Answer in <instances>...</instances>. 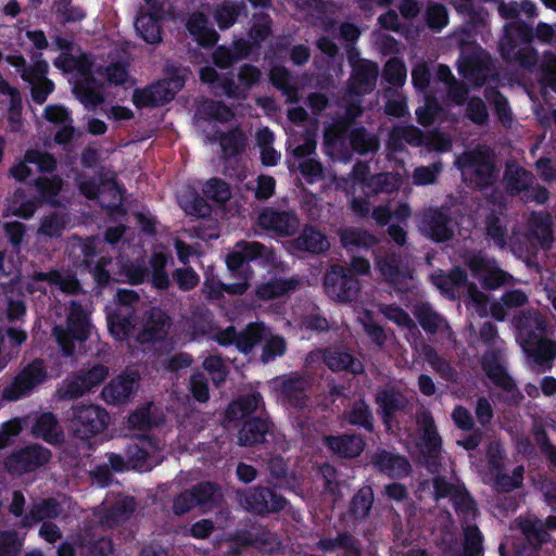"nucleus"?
Listing matches in <instances>:
<instances>
[{"mask_svg": "<svg viewBox=\"0 0 556 556\" xmlns=\"http://www.w3.org/2000/svg\"><path fill=\"white\" fill-rule=\"evenodd\" d=\"M534 38L542 43H556L555 27L540 22L533 29L521 20L506 24L498 43L501 58L507 64L533 72L539 62V52L532 46Z\"/></svg>", "mask_w": 556, "mask_h": 556, "instance_id": "f257e3e1", "label": "nucleus"}, {"mask_svg": "<svg viewBox=\"0 0 556 556\" xmlns=\"http://www.w3.org/2000/svg\"><path fill=\"white\" fill-rule=\"evenodd\" d=\"M463 180L472 189L486 190L497 180V168L490 148L478 144L471 150L464 151L455 161Z\"/></svg>", "mask_w": 556, "mask_h": 556, "instance_id": "f03ea898", "label": "nucleus"}, {"mask_svg": "<svg viewBox=\"0 0 556 556\" xmlns=\"http://www.w3.org/2000/svg\"><path fill=\"white\" fill-rule=\"evenodd\" d=\"M480 339L488 346L481 356V368L490 381L498 389L513 393L518 390L514 378L504 365L505 350L496 342L498 330L496 325L484 321L479 330Z\"/></svg>", "mask_w": 556, "mask_h": 556, "instance_id": "7ed1b4c3", "label": "nucleus"}, {"mask_svg": "<svg viewBox=\"0 0 556 556\" xmlns=\"http://www.w3.org/2000/svg\"><path fill=\"white\" fill-rule=\"evenodd\" d=\"M275 257L276 253L273 248L258 241L241 240L237 242L233 251L227 254L226 265L233 277L251 279L254 274L250 266L251 262L265 267L270 265Z\"/></svg>", "mask_w": 556, "mask_h": 556, "instance_id": "20e7f679", "label": "nucleus"}, {"mask_svg": "<svg viewBox=\"0 0 556 556\" xmlns=\"http://www.w3.org/2000/svg\"><path fill=\"white\" fill-rule=\"evenodd\" d=\"M90 328V319L83 306L75 301L72 302L66 326H54L52 330L64 356L71 357L75 354L76 341L85 342L88 340Z\"/></svg>", "mask_w": 556, "mask_h": 556, "instance_id": "39448f33", "label": "nucleus"}, {"mask_svg": "<svg viewBox=\"0 0 556 556\" xmlns=\"http://www.w3.org/2000/svg\"><path fill=\"white\" fill-rule=\"evenodd\" d=\"M110 424L105 408L97 404H81L73 407L71 430L75 438L89 440L102 433Z\"/></svg>", "mask_w": 556, "mask_h": 556, "instance_id": "423d86ee", "label": "nucleus"}, {"mask_svg": "<svg viewBox=\"0 0 556 556\" xmlns=\"http://www.w3.org/2000/svg\"><path fill=\"white\" fill-rule=\"evenodd\" d=\"M239 496L244 509L258 516L280 513L289 504L277 486L254 485L239 493Z\"/></svg>", "mask_w": 556, "mask_h": 556, "instance_id": "0eeeda50", "label": "nucleus"}, {"mask_svg": "<svg viewBox=\"0 0 556 556\" xmlns=\"http://www.w3.org/2000/svg\"><path fill=\"white\" fill-rule=\"evenodd\" d=\"M325 293L333 301L349 303L356 299L361 285L353 270L342 266L332 265L324 276Z\"/></svg>", "mask_w": 556, "mask_h": 556, "instance_id": "6e6552de", "label": "nucleus"}, {"mask_svg": "<svg viewBox=\"0 0 556 556\" xmlns=\"http://www.w3.org/2000/svg\"><path fill=\"white\" fill-rule=\"evenodd\" d=\"M456 222L447 206L427 208L420 218L421 233L435 243H444L454 238Z\"/></svg>", "mask_w": 556, "mask_h": 556, "instance_id": "1a4fd4ad", "label": "nucleus"}, {"mask_svg": "<svg viewBox=\"0 0 556 556\" xmlns=\"http://www.w3.org/2000/svg\"><path fill=\"white\" fill-rule=\"evenodd\" d=\"M52 453L49 448L34 443L13 451L4 459V468L11 475L34 472L50 462Z\"/></svg>", "mask_w": 556, "mask_h": 556, "instance_id": "9d476101", "label": "nucleus"}, {"mask_svg": "<svg viewBox=\"0 0 556 556\" xmlns=\"http://www.w3.org/2000/svg\"><path fill=\"white\" fill-rule=\"evenodd\" d=\"M345 137L349 138L351 149L359 155H366L379 149L377 135L370 134L364 126H358L348 131L345 124H339L329 127L325 131V142L327 144L344 140Z\"/></svg>", "mask_w": 556, "mask_h": 556, "instance_id": "9b49d317", "label": "nucleus"}, {"mask_svg": "<svg viewBox=\"0 0 556 556\" xmlns=\"http://www.w3.org/2000/svg\"><path fill=\"white\" fill-rule=\"evenodd\" d=\"M48 372L43 361L36 358L27 364L13 379L10 387L3 391V396L10 401H16L29 395L34 389L43 383Z\"/></svg>", "mask_w": 556, "mask_h": 556, "instance_id": "f8f14e48", "label": "nucleus"}, {"mask_svg": "<svg viewBox=\"0 0 556 556\" xmlns=\"http://www.w3.org/2000/svg\"><path fill=\"white\" fill-rule=\"evenodd\" d=\"M257 224L262 229L274 232L276 236L290 237L298 231L300 219L292 210L268 206L260 212Z\"/></svg>", "mask_w": 556, "mask_h": 556, "instance_id": "ddd939ff", "label": "nucleus"}, {"mask_svg": "<svg viewBox=\"0 0 556 556\" xmlns=\"http://www.w3.org/2000/svg\"><path fill=\"white\" fill-rule=\"evenodd\" d=\"M514 324L521 348L549 333L545 316L535 309L521 312Z\"/></svg>", "mask_w": 556, "mask_h": 556, "instance_id": "4468645a", "label": "nucleus"}, {"mask_svg": "<svg viewBox=\"0 0 556 556\" xmlns=\"http://www.w3.org/2000/svg\"><path fill=\"white\" fill-rule=\"evenodd\" d=\"M490 64L481 48L462 53L458 60V73L477 87H482L490 75Z\"/></svg>", "mask_w": 556, "mask_h": 556, "instance_id": "2eb2a0df", "label": "nucleus"}, {"mask_svg": "<svg viewBox=\"0 0 556 556\" xmlns=\"http://www.w3.org/2000/svg\"><path fill=\"white\" fill-rule=\"evenodd\" d=\"M172 325L170 316L160 307H152L137 334L140 344L162 342L166 339Z\"/></svg>", "mask_w": 556, "mask_h": 556, "instance_id": "dca6fc26", "label": "nucleus"}, {"mask_svg": "<svg viewBox=\"0 0 556 556\" xmlns=\"http://www.w3.org/2000/svg\"><path fill=\"white\" fill-rule=\"evenodd\" d=\"M323 444L333 455L343 459L358 457L366 446L364 437L358 433L328 434L323 438Z\"/></svg>", "mask_w": 556, "mask_h": 556, "instance_id": "f3484780", "label": "nucleus"}, {"mask_svg": "<svg viewBox=\"0 0 556 556\" xmlns=\"http://www.w3.org/2000/svg\"><path fill=\"white\" fill-rule=\"evenodd\" d=\"M370 463L379 472L394 480L406 478L412 472L410 463L405 456L387 450H377Z\"/></svg>", "mask_w": 556, "mask_h": 556, "instance_id": "a211bd4d", "label": "nucleus"}, {"mask_svg": "<svg viewBox=\"0 0 556 556\" xmlns=\"http://www.w3.org/2000/svg\"><path fill=\"white\" fill-rule=\"evenodd\" d=\"M289 244L292 250L309 255H320L330 249L327 236L311 224L304 225L301 232Z\"/></svg>", "mask_w": 556, "mask_h": 556, "instance_id": "6ab92c4d", "label": "nucleus"}, {"mask_svg": "<svg viewBox=\"0 0 556 556\" xmlns=\"http://www.w3.org/2000/svg\"><path fill=\"white\" fill-rule=\"evenodd\" d=\"M522 350L538 371L545 372L553 368L556 359V340L544 336L525 345Z\"/></svg>", "mask_w": 556, "mask_h": 556, "instance_id": "aec40b11", "label": "nucleus"}, {"mask_svg": "<svg viewBox=\"0 0 556 556\" xmlns=\"http://www.w3.org/2000/svg\"><path fill=\"white\" fill-rule=\"evenodd\" d=\"M321 358L324 364L333 372L348 371L354 376L364 372L363 363L343 348H326L323 351Z\"/></svg>", "mask_w": 556, "mask_h": 556, "instance_id": "412c9836", "label": "nucleus"}, {"mask_svg": "<svg viewBox=\"0 0 556 556\" xmlns=\"http://www.w3.org/2000/svg\"><path fill=\"white\" fill-rule=\"evenodd\" d=\"M258 415H265L264 400L260 392L239 396L226 409V417L231 421H242L250 417H258Z\"/></svg>", "mask_w": 556, "mask_h": 556, "instance_id": "4be33fe9", "label": "nucleus"}, {"mask_svg": "<svg viewBox=\"0 0 556 556\" xmlns=\"http://www.w3.org/2000/svg\"><path fill=\"white\" fill-rule=\"evenodd\" d=\"M273 426V421L265 415L242 420L238 431V444L241 446H254L264 443L266 434Z\"/></svg>", "mask_w": 556, "mask_h": 556, "instance_id": "5701e85b", "label": "nucleus"}, {"mask_svg": "<svg viewBox=\"0 0 556 556\" xmlns=\"http://www.w3.org/2000/svg\"><path fill=\"white\" fill-rule=\"evenodd\" d=\"M309 380L299 374L290 375L281 383L280 393L282 399L294 408H304L309 401Z\"/></svg>", "mask_w": 556, "mask_h": 556, "instance_id": "b1692460", "label": "nucleus"}, {"mask_svg": "<svg viewBox=\"0 0 556 556\" xmlns=\"http://www.w3.org/2000/svg\"><path fill=\"white\" fill-rule=\"evenodd\" d=\"M62 514V506L54 497L34 502L22 518L21 528L29 529L45 519H56Z\"/></svg>", "mask_w": 556, "mask_h": 556, "instance_id": "393cba45", "label": "nucleus"}, {"mask_svg": "<svg viewBox=\"0 0 556 556\" xmlns=\"http://www.w3.org/2000/svg\"><path fill=\"white\" fill-rule=\"evenodd\" d=\"M110 334L116 341H126L132 333L136 325V311L128 308H114L106 315Z\"/></svg>", "mask_w": 556, "mask_h": 556, "instance_id": "a878e982", "label": "nucleus"}, {"mask_svg": "<svg viewBox=\"0 0 556 556\" xmlns=\"http://www.w3.org/2000/svg\"><path fill=\"white\" fill-rule=\"evenodd\" d=\"M375 403L379 407L383 425L388 428L391 427L395 414L405 407L401 392L394 388L379 389L375 396Z\"/></svg>", "mask_w": 556, "mask_h": 556, "instance_id": "bb28decb", "label": "nucleus"}, {"mask_svg": "<svg viewBox=\"0 0 556 556\" xmlns=\"http://www.w3.org/2000/svg\"><path fill=\"white\" fill-rule=\"evenodd\" d=\"M186 28L203 48L215 46L219 38L217 31L210 26L207 16L201 11L192 12L189 15Z\"/></svg>", "mask_w": 556, "mask_h": 556, "instance_id": "cd10ccee", "label": "nucleus"}, {"mask_svg": "<svg viewBox=\"0 0 556 556\" xmlns=\"http://www.w3.org/2000/svg\"><path fill=\"white\" fill-rule=\"evenodd\" d=\"M533 174L519 165H507L504 172V188L508 195L517 197L528 192L534 182Z\"/></svg>", "mask_w": 556, "mask_h": 556, "instance_id": "c85d7f7f", "label": "nucleus"}, {"mask_svg": "<svg viewBox=\"0 0 556 556\" xmlns=\"http://www.w3.org/2000/svg\"><path fill=\"white\" fill-rule=\"evenodd\" d=\"M344 420L353 427L364 430L367 433L375 431V417L369 404L359 397L355 400L343 413Z\"/></svg>", "mask_w": 556, "mask_h": 556, "instance_id": "c756f323", "label": "nucleus"}, {"mask_svg": "<svg viewBox=\"0 0 556 556\" xmlns=\"http://www.w3.org/2000/svg\"><path fill=\"white\" fill-rule=\"evenodd\" d=\"M135 383L134 378L122 374L104 386L101 395L109 404L126 403L134 393Z\"/></svg>", "mask_w": 556, "mask_h": 556, "instance_id": "7c9ffc66", "label": "nucleus"}, {"mask_svg": "<svg viewBox=\"0 0 556 556\" xmlns=\"http://www.w3.org/2000/svg\"><path fill=\"white\" fill-rule=\"evenodd\" d=\"M418 422L421 426L419 443L421 452L426 453L429 457H437L441 452L442 439L437 430L431 413H424Z\"/></svg>", "mask_w": 556, "mask_h": 556, "instance_id": "2f4dec72", "label": "nucleus"}, {"mask_svg": "<svg viewBox=\"0 0 556 556\" xmlns=\"http://www.w3.org/2000/svg\"><path fill=\"white\" fill-rule=\"evenodd\" d=\"M468 275L466 270L459 266L453 267L448 273L440 271L432 276L433 285L446 298L454 300L459 288L466 286Z\"/></svg>", "mask_w": 556, "mask_h": 556, "instance_id": "473e14b6", "label": "nucleus"}, {"mask_svg": "<svg viewBox=\"0 0 556 556\" xmlns=\"http://www.w3.org/2000/svg\"><path fill=\"white\" fill-rule=\"evenodd\" d=\"M485 238L493 242L500 250L507 247L508 225L507 218L503 213L492 210L484 218Z\"/></svg>", "mask_w": 556, "mask_h": 556, "instance_id": "72a5a7b5", "label": "nucleus"}, {"mask_svg": "<svg viewBox=\"0 0 556 556\" xmlns=\"http://www.w3.org/2000/svg\"><path fill=\"white\" fill-rule=\"evenodd\" d=\"M300 280L295 277H275L257 286L255 294L260 300L268 301L288 295L296 290Z\"/></svg>", "mask_w": 556, "mask_h": 556, "instance_id": "f704fd0d", "label": "nucleus"}, {"mask_svg": "<svg viewBox=\"0 0 556 556\" xmlns=\"http://www.w3.org/2000/svg\"><path fill=\"white\" fill-rule=\"evenodd\" d=\"M378 74L377 63L362 60L358 64L353 65L351 80L359 88V92H369L376 86Z\"/></svg>", "mask_w": 556, "mask_h": 556, "instance_id": "c9c22d12", "label": "nucleus"}, {"mask_svg": "<svg viewBox=\"0 0 556 556\" xmlns=\"http://www.w3.org/2000/svg\"><path fill=\"white\" fill-rule=\"evenodd\" d=\"M342 245L348 250H369L378 243L375 235L362 228H348L340 235Z\"/></svg>", "mask_w": 556, "mask_h": 556, "instance_id": "e433bc0d", "label": "nucleus"}, {"mask_svg": "<svg viewBox=\"0 0 556 556\" xmlns=\"http://www.w3.org/2000/svg\"><path fill=\"white\" fill-rule=\"evenodd\" d=\"M159 13H147L137 17L135 28L139 36L148 43L155 45L162 40V27Z\"/></svg>", "mask_w": 556, "mask_h": 556, "instance_id": "4c0bfd02", "label": "nucleus"}, {"mask_svg": "<svg viewBox=\"0 0 556 556\" xmlns=\"http://www.w3.org/2000/svg\"><path fill=\"white\" fill-rule=\"evenodd\" d=\"M33 433L49 444H58L62 441V433L58 431L56 417L50 412L42 413L37 418Z\"/></svg>", "mask_w": 556, "mask_h": 556, "instance_id": "58836bf2", "label": "nucleus"}, {"mask_svg": "<svg viewBox=\"0 0 556 556\" xmlns=\"http://www.w3.org/2000/svg\"><path fill=\"white\" fill-rule=\"evenodd\" d=\"M168 257L163 252H154L150 256L149 265L151 268L150 282L153 288L165 291L170 286V279L166 271Z\"/></svg>", "mask_w": 556, "mask_h": 556, "instance_id": "ea45409f", "label": "nucleus"}, {"mask_svg": "<svg viewBox=\"0 0 556 556\" xmlns=\"http://www.w3.org/2000/svg\"><path fill=\"white\" fill-rule=\"evenodd\" d=\"M374 504V491L370 485L362 486L351 498L349 511L353 519H366Z\"/></svg>", "mask_w": 556, "mask_h": 556, "instance_id": "a19ab883", "label": "nucleus"}, {"mask_svg": "<svg viewBox=\"0 0 556 556\" xmlns=\"http://www.w3.org/2000/svg\"><path fill=\"white\" fill-rule=\"evenodd\" d=\"M318 547L327 553L343 549V556H350L359 549L358 541L348 531L339 533L336 538H323Z\"/></svg>", "mask_w": 556, "mask_h": 556, "instance_id": "79ce46f5", "label": "nucleus"}, {"mask_svg": "<svg viewBox=\"0 0 556 556\" xmlns=\"http://www.w3.org/2000/svg\"><path fill=\"white\" fill-rule=\"evenodd\" d=\"M39 194V201L49 203L51 206H58V195L62 190L63 180L59 176L37 177L34 180Z\"/></svg>", "mask_w": 556, "mask_h": 556, "instance_id": "37998d69", "label": "nucleus"}, {"mask_svg": "<svg viewBox=\"0 0 556 556\" xmlns=\"http://www.w3.org/2000/svg\"><path fill=\"white\" fill-rule=\"evenodd\" d=\"M415 317L422 330L431 336L437 334L443 326L448 328L446 320L433 311L429 304L418 306L415 311Z\"/></svg>", "mask_w": 556, "mask_h": 556, "instance_id": "c03bdc74", "label": "nucleus"}, {"mask_svg": "<svg viewBox=\"0 0 556 556\" xmlns=\"http://www.w3.org/2000/svg\"><path fill=\"white\" fill-rule=\"evenodd\" d=\"M264 337V326L260 323H250L238 332L237 350L240 353H250Z\"/></svg>", "mask_w": 556, "mask_h": 556, "instance_id": "a18cd8bd", "label": "nucleus"}, {"mask_svg": "<svg viewBox=\"0 0 556 556\" xmlns=\"http://www.w3.org/2000/svg\"><path fill=\"white\" fill-rule=\"evenodd\" d=\"M78 254L74 256L73 264L80 270L86 271L96 263L94 258L98 255V242L96 237L78 238Z\"/></svg>", "mask_w": 556, "mask_h": 556, "instance_id": "49530a36", "label": "nucleus"}, {"mask_svg": "<svg viewBox=\"0 0 556 556\" xmlns=\"http://www.w3.org/2000/svg\"><path fill=\"white\" fill-rule=\"evenodd\" d=\"M376 266L382 278L389 283H397L403 278L401 273V258L395 253L376 257Z\"/></svg>", "mask_w": 556, "mask_h": 556, "instance_id": "de8ad7c7", "label": "nucleus"}, {"mask_svg": "<svg viewBox=\"0 0 556 556\" xmlns=\"http://www.w3.org/2000/svg\"><path fill=\"white\" fill-rule=\"evenodd\" d=\"M219 486L210 481L197 483L191 488L194 501L199 507L211 509L217 504Z\"/></svg>", "mask_w": 556, "mask_h": 556, "instance_id": "09e8293b", "label": "nucleus"}, {"mask_svg": "<svg viewBox=\"0 0 556 556\" xmlns=\"http://www.w3.org/2000/svg\"><path fill=\"white\" fill-rule=\"evenodd\" d=\"M203 195L217 204H225L231 197L228 182L218 177L206 180L202 188Z\"/></svg>", "mask_w": 556, "mask_h": 556, "instance_id": "8fccbe9b", "label": "nucleus"}, {"mask_svg": "<svg viewBox=\"0 0 556 556\" xmlns=\"http://www.w3.org/2000/svg\"><path fill=\"white\" fill-rule=\"evenodd\" d=\"M258 144L261 148V163L266 167L276 166L280 161L281 154L271 147L274 135L265 128L257 135Z\"/></svg>", "mask_w": 556, "mask_h": 556, "instance_id": "3c124183", "label": "nucleus"}, {"mask_svg": "<svg viewBox=\"0 0 556 556\" xmlns=\"http://www.w3.org/2000/svg\"><path fill=\"white\" fill-rule=\"evenodd\" d=\"M202 114L206 121L228 123L235 117L230 106L220 100H208L202 105Z\"/></svg>", "mask_w": 556, "mask_h": 556, "instance_id": "603ef678", "label": "nucleus"}, {"mask_svg": "<svg viewBox=\"0 0 556 556\" xmlns=\"http://www.w3.org/2000/svg\"><path fill=\"white\" fill-rule=\"evenodd\" d=\"M382 76L389 85L402 87L407 77L405 63L396 56L390 58L383 66Z\"/></svg>", "mask_w": 556, "mask_h": 556, "instance_id": "864d4df0", "label": "nucleus"}, {"mask_svg": "<svg viewBox=\"0 0 556 556\" xmlns=\"http://www.w3.org/2000/svg\"><path fill=\"white\" fill-rule=\"evenodd\" d=\"M426 361L431 368L438 372L445 380H453L455 377V369L447 359L441 356L437 350L430 345H426L424 349Z\"/></svg>", "mask_w": 556, "mask_h": 556, "instance_id": "5fc2aeb1", "label": "nucleus"}, {"mask_svg": "<svg viewBox=\"0 0 556 556\" xmlns=\"http://www.w3.org/2000/svg\"><path fill=\"white\" fill-rule=\"evenodd\" d=\"M513 276L500 268L496 265V262L493 260L492 265L488 268V270L482 275L480 282L483 289L493 291L505 285H508Z\"/></svg>", "mask_w": 556, "mask_h": 556, "instance_id": "6e6d98bb", "label": "nucleus"}, {"mask_svg": "<svg viewBox=\"0 0 556 556\" xmlns=\"http://www.w3.org/2000/svg\"><path fill=\"white\" fill-rule=\"evenodd\" d=\"M539 83L543 88H549L556 92V54L546 51L540 64Z\"/></svg>", "mask_w": 556, "mask_h": 556, "instance_id": "4d7b16f0", "label": "nucleus"}, {"mask_svg": "<svg viewBox=\"0 0 556 556\" xmlns=\"http://www.w3.org/2000/svg\"><path fill=\"white\" fill-rule=\"evenodd\" d=\"M55 14L62 25L84 21L87 17L85 9L73 4L72 0H64L56 4Z\"/></svg>", "mask_w": 556, "mask_h": 556, "instance_id": "13d9d810", "label": "nucleus"}, {"mask_svg": "<svg viewBox=\"0 0 556 556\" xmlns=\"http://www.w3.org/2000/svg\"><path fill=\"white\" fill-rule=\"evenodd\" d=\"M426 25L434 30H442L448 23V12L444 4L430 2L425 12Z\"/></svg>", "mask_w": 556, "mask_h": 556, "instance_id": "bf43d9fd", "label": "nucleus"}, {"mask_svg": "<svg viewBox=\"0 0 556 556\" xmlns=\"http://www.w3.org/2000/svg\"><path fill=\"white\" fill-rule=\"evenodd\" d=\"M213 93L215 96H226L228 99L232 100H244L245 94H243V88L236 84L233 74L231 72L225 74L219 77L216 85L213 86Z\"/></svg>", "mask_w": 556, "mask_h": 556, "instance_id": "052dcab7", "label": "nucleus"}, {"mask_svg": "<svg viewBox=\"0 0 556 556\" xmlns=\"http://www.w3.org/2000/svg\"><path fill=\"white\" fill-rule=\"evenodd\" d=\"M25 160L37 166L42 174H52L56 169V159L53 154L38 149H28L25 152Z\"/></svg>", "mask_w": 556, "mask_h": 556, "instance_id": "680f3d73", "label": "nucleus"}, {"mask_svg": "<svg viewBox=\"0 0 556 556\" xmlns=\"http://www.w3.org/2000/svg\"><path fill=\"white\" fill-rule=\"evenodd\" d=\"M464 556H482L483 535L477 526H469L464 533Z\"/></svg>", "mask_w": 556, "mask_h": 556, "instance_id": "e2e57ef3", "label": "nucleus"}, {"mask_svg": "<svg viewBox=\"0 0 556 556\" xmlns=\"http://www.w3.org/2000/svg\"><path fill=\"white\" fill-rule=\"evenodd\" d=\"M206 200L205 197H201L198 192H192L190 199L182 204V208L188 215L198 218L208 217L212 214V206Z\"/></svg>", "mask_w": 556, "mask_h": 556, "instance_id": "0e129e2a", "label": "nucleus"}, {"mask_svg": "<svg viewBox=\"0 0 556 556\" xmlns=\"http://www.w3.org/2000/svg\"><path fill=\"white\" fill-rule=\"evenodd\" d=\"M35 62L33 65H29L24 68L21 73V78L29 84H35L38 81L45 80L47 78V73L49 70V65L47 61L42 59V54L34 55Z\"/></svg>", "mask_w": 556, "mask_h": 556, "instance_id": "69168bd1", "label": "nucleus"}, {"mask_svg": "<svg viewBox=\"0 0 556 556\" xmlns=\"http://www.w3.org/2000/svg\"><path fill=\"white\" fill-rule=\"evenodd\" d=\"M86 392H89V390L86 389V384L80 375L65 380L62 387L58 389L59 397L62 400H75L83 396Z\"/></svg>", "mask_w": 556, "mask_h": 556, "instance_id": "338daca9", "label": "nucleus"}, {"mask_svg": "<svg viewBox=\"0 0 556 556\" xmlns=\"http://www.w3.org/2000/svg\"><path fill=\"white\" fill-rule=\"evenodd\" d=\"M220 147L228 156H237L245 149V138L238 131L226 132L220 137Z\"/></svg>", "mask_w": 556, "mask_h": 556, "instance_id": "774afa93", "label": "nucleus"}]
</instances>
